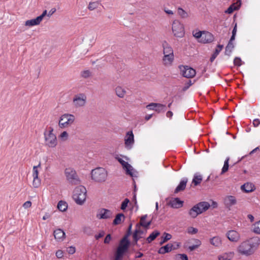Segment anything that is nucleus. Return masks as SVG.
<instances>
[{
	"label": "nucleus",
	"instance_id": "f257e3e1",
	"mask_svg": "<svg viewBox=\"0 0 260 260\" xmlns=\"http://www.w3.org/2000/svg\"><path fill=\"white\" fill-rule=\"evenodd\" d=\"M259 244L257 238H252L241 242L237 247V252L241 255L249 256L254 253Z\"/></svg>",
	"mask_w": 260,
	"mask_h": 260
},
{
	"label": "nucleus",
	"instance_id": "f03ea898",
	"mask_svg": "<svg viewBox=\"0 0 260 260\" xmlns=\"http://www.w3.org/2000/svg\"><path fill=\"white\" fill-rule=\"evenodd\" d=\"M129 242L127 237L125 236L120 241L114 254L113 260H122L124 254L127 251Z\"/></svg>",
	"mask_w": 260,
	"mask_h": 260
},
{
	"label": "nucleus",
	"instance_id": "7ed1b4c3",
	"mask_svg": "<svg viewBox=\"0 0 260 260\" xmlns=\"http://www.w3.org/2000/svg\"><path fill=\"white\" fill-rule=\"evenodd\" d=\"M73 197L77 204H83L86 198V189L85 187L82 185L76 187L74 190Z\"/></svg>",
	"mask_w": 260,
	"mask_h": 260
},
{
	"label": "nucleus",
	"instance_id": "20e7f679",
	"mask_svg": "<svg viewBox=\"0 0 260 260\" xmlns=\"http://www.w3.org/2000/svg\"><path fill=\"white\" fill-rule=\"evenodd\" d=\"M210 204L207 202H202L194 205L189 211V214L192 218H196L199 214L207 210Z\"/></svg>",
	"mask_w": 260,
	"mask_h": 260
},
{
	"label": "nucleus",
	"instance_id": "39448f33",
	"mask_svg": "<svg viewBox=\"0 0 260 260\" xmlns=\"http://www.w3.org/2000/svg\"><path fill=\"white\" fill-rule=\"evenodd\" d=\"M91 178L97 182H102L106 181L107 177V172L103 168H96L91 171Z\"/></svg>",
	"mask_w": 260,
	"mask_h": 260
},
{
	"label": "nucleus",
	"instance_id": "423d86ee",
	"mask_svg": "<svg viewBox=\"0 0 260 260\" xmlns=\"http://www.w3.org/2000/svg\"><path fill=\"white\" fill-rule=\"evenodd\" d=\"M53 129L49 127L48 131L44 132L45 145L49 147H55L57 144V140L55 134H53Z\"/></svg>",
	"mask_w": 260,
	"mask_h": 260
},
{
	"label": "nucleus",
	"instance_id": "0eeeda50",
	"mask_svg": "<svg viewBox=\"0 0 260 260\" xmlns=\"http://www.w3.org/2000/svg\"><path fill=\"white\" fill-rule=\"evenodd\" d=\"M75 119L74 115L70 114H64L60 117L58 126L61 128L68 127L74 123Z\"/></svg>",
	"mask_w": 260,
	"mask_h": 260
},
{
	"label": "nucleus",
	"instance_id": "6e6552de",
	"mask_svg": "<svg viewBox=\"0 0 260 260\" xmlns=\"http://www.w3.org/2000/svg\"><path fill=\"white\" fill-rule=\"evenodd\" d=\"M87 96L85 93H80L74 95L73 104L75 108L84 107L86 103Z\"/></svg>",
	"mask_w": 260,
	"mask_h": 260
},
{
	"label": "nucleus",
	"instance_id": "1a4fd4ad",
	"mask_svg": "<svg viewBox=\"0 0 260 260\" xmlns=\"http://www.w3.org/2000/svg\"><path fill=\"white\" fill-rule=\"evenodd\" d=\"M116 159L119 162L122 166L123 169L126 171V174L129 175L132 177H137V172L133 168L132 166L127 162L124 161L120 157H117Z\"/></svg>",
	"mask_w": 260,
	"mask_h": 260
},
{
	"label": "nucleus",
	"instance_id": "9d476101",
	"mask_svg": "<svg viewBox=\"0 0 260 260\" xmlns=\"http://www.w3.org/2000/svg\"><path fill=\"white\" fill-rule=\"evenodd\" d=\"M172 31L174 36L177 37H182L183 36L184 31L183 24L179 21L175 20L172 24Z\"/></svg>",
	"mask_w": 260,
	"mask_h": 260
},
{
	"label": "nucleus",
	"instance_id": "9b49d317",
	"mask_svg": "<svg viewBox=\"0 0 260 260\" xmlns=\"http://www.w3.org/2000/svg\"><path fill=\"white\" fill-rule=\"evenodd\" d=\"M65 175L69 181L72 184H77L79 180L75 171L72 168H67L65 170Z\"/></svg>",
	"mask_w": 260,
	"mask_h": 260
},
{
	"label": "nucleus",
	"instance_id": "f8f14e48",
	"mask_svg": "<svg viewBox=\"0 0 260 260\" xmlns=\"http://www.w3.org/2000/svg\"><path fill=\"white\" fill-rule=\"evenodd\" d=\"M47 15V11L45 10L43 11L42 14L39 16L37 17L35 19L26 20L25 22V25L26 26L31 27L35 25H39L44 17Z\"/></svg>",
	"mask_w": 260,
	"mask_h": 260
},
{
	"label": "nucleus",
	"instance_id": "ddd939ff",
	"mask_svg": "<svg viewBox=\"0 0 260 260\" xmlns=\"http://www.w3.org/2000/svg\"><path fill=\"white\" fill-rule=\"evenodd\" d=\"M182 75L187 78H191L194 77L196 72L195 70L188 66L180 67Z\"/></svg>",
	"mask_w": 260,
	"mask_h": 260
},
{
	"label": "nucleus",
	"instance_id": "4468645a",
	"mask_svg": "<svg viewBox=\"0 0 260 260\" xmlns=\"http://www.w3.org/2000/svg\"><path fill=\"white\" fill-rule=\"evenodd\" d=\"M225 236L229 241L234 243L238 242L241 239V235L240 233L234 230H231L228 231Z\"/></svg>",
	"mask_w": 260,
	"mask_h": 260
},
{
	"label": "nucleus",
	"instance_id": "2eb2a0df",
	"mask_svg": "<svg viewBox=\"0 0 260 260\" xmlns=\"http://www.w3.org/2000/svg\"><path fill=\"white\" fill-rule=\"evenodd\" d=\"M201 245V241L197 239H191L186 241L184 246L187 248L190 251H192L198 248Z\"/></svg>",
	"mask_w": 260,
	"mask_h": 260
},
{
	"label": "nucleus",
	"instance_id": "dca6fc26",
	"mask_svg": "<svg viewBox=\"0 0 260 260\" xmlns=\"http://www.w3.org/2000/svg\"><path fill=\"white\" fill-rule=\"evenodd\" d=\"M134 143V136L132 131L128 132L124 138V144L126 149H131Z\"/></svg>",
	"mask_w": 260,
	"mask_h": 260
},
{
	"label": "nucleus",
	"instance_id": "f3484780",
	"mask_svg": "<svg viewBox=\"0 0 260 260\" xmlns=\"http://www.w3.org/2000/svg\"><path fill=\"white\" fill-rule=\"evenodd\" d=\"M112 216V212L108 209L102 208L100 209L96 214V217L101 219H109Z\"/></svg>",
	"mask_w": 260,
	"mask_h": 260
},
{
	"label": "nucleus",
	"instance_id": "a211bd4d",
	"mask_svg": "<svg viewBox=\"0 0 260 260\" xmlns=\"http://www.w3.org/2000/svg\"><path fill=\"white\" fill-rule=\"evenodd\" d=\"M214 39V36L211 33L203 31L201 40H199V42L203 43H209L213 42Z\"/></svg>",
	"mask_w": 260,
	"mask_h": 260
},
{
	"label": "nucleus",
	"instance_id": "6ab92c4d",
	"mask_svg": "<svg viewBox=\"0 0 260 260\" xmlns=\"http://www.w3.org/2000/svg\"><path fill=\"white\" fill-rule=\"evenodd\" d=\"M144 232L140 229L139 224H137L136 225V229L133 234V238L135 244H137V242L139 240V239L142 238L143 235H144Z\"/></svg>",
	"mask_w": 260,
	"mask_h": 260
},
{
	"label": "nucleus",
	"instance_id": "aec40b11",
	"mask_svg": "<svg viewBox=\"0 0 260 260\" xmlns=\"http://www.w3.org/2000/svg\"><path fill=\"white\" fill-rule=\"evenodd\" d=\"M224 204L227 207H231L237 204V200L234 196H227L224 199Z\"/></svg>",
	"mask_w": 260,
	"mask_h": 260
},
{
	"label": "nucleus",
	"instance_id": "412c9836",
	"mask_svg": "<svg viewBox=\"0 0 260 260\" xmlns=\"http://www.w3.org/2000/svg\"><path fill=\"white\" fill-rule=\"evenodd\" d=\"M54 236L57 241H62L66 238L64 232L60 229H56L54 231Z\"/></svg>",
	"mask_w": 260,
	"mask_h": 260
},
{
	"label": "nucleus",
	"instance_id": "4be33fe9",
	"mask_svg": "<svg viewBox=\"0 0 260 260\" xmlns=\"http://www.w3.org/2000/svg\"><path fill=\"white\" fill-rule=\"evenodd\" d=\"M174 54L164 55L162 61L163 64L166 67L171 66L174 61Z\"/></svg>",
	"mask_w": 260,
	"mask_h": 260
},
{
	"label": "nucleus",
	"instance_id": "5701e85b",
	"mask_svg": "<svg viewBox=\"0 0 260 260\" xmlns=\"http://www.w3.org/2000/svg\"><path fill=\"white\" fill-rule=\"evenodd\" d=\"M162 46L164 55L174 54L173 49L166 41H165L162 42Z\"/></svg>",
	"mask_w": 260,
	"mask_h": 260
},
{
	"label": "nucleus",
	"instance_id": "b1692460",
	"mask_svg": "<svg viewBox=\"0 0 260 260\" xmlns=\"http://www.w3.org/2000/svg\"><path fill=\"white\" fill-rule=\"evenodd\" d=\"M210 243L215 247H220L222 245L221 238L219 236H215L210 239Z\"/></svg>",
	"mask_w": 260,
	"mask_h": 260
},
{
	"label": "nucleus",
	"instance_id": "393cba45",
	"mask_svg": "<svg viewBox=\"0 0 260 260\" xmlns=\"http://www.w3.org/2000/svg\"><path fill=\"white\" fill-rule=\"evenodd\" d=\"M188 179L186 178H183L180 181L179 184L176 188L174 192L177 193L180 191H183L185 189Z\"/></svg>",
	"mask_w": 260,
	"mask_h": 260
},
{
	"label": "nucleus",
	"instance_id": "a878e982",
	"mask_svg": "<svg viewBox=\"0 0 260 260\" xmlns=\"http://www.w3.org/2000/svg\"><path fill=\"white\" fill-rule=\"evenodd\" d=\"M173 249H175V248H173V245L172 244L169 243L160 247L158 250V253L160 254H165L171 251Z\"/></svg>",
	"mask_w": 260,
	"mask_h": 260
},
{
	"label": "nucleus",
	"instance_id": "bb28decb",
	"mask_svg": "<svg viewBox=\"0 0 260 260\" xmlns=\"http://www.w3.org/2000/svg\"><path fill=\"white\" fill-rule=\"evenodd\" d=\"M183 201L178 198H175L170 201V205L173 208H179L183 206Z\"/></svg>",
	"mask_w": 260,
	"mask_h": 260
},
{
	"label": "nucleus",
	"instance_id": "cd10ccee",
	"mask_svg": "<svg viewBox=\"0 0 260 260\" xmlns=\"http://www.w3.org/2000/svg\"><path fill=\"white\" fill-rule=\"evenodd\" d=\"M241 189L245 192H252L254 189V186L250 183H245L241 187Z\"/></svg>",
	"mask_w": 260,
	"mask_h": 260
},
{
	"label": "nucleus",
	"instance_id": "c85d7f7f",
	"mask_svg": "<svg viewBox=\"0 0 260 260\" xmlns=\"http://www.w3.org/2000/svg\"><path fill=\"white\" fill-rule=\"evenodd\" d=\"M234 255V252L224 253L218 256L219 260H231Z\"/></svg>",
	"mask_w": 260,
	"mask_h": 260
},
{
	"label": "nucleus",
	"instance_id": "c756f323",
	"mask_svg": "<svg viewBox=\"0 0 260 260\" xmlns=\"http://www.w3.org/2000/svg\"><path fill=\"white\" fill-rule=\"evenodd\" d=\"M115 93L120 98L124 97L126 94V90L121 86H117L115 89Z\"/></svg>",
	"mask_w": 260,
	"mask_h": 260
},
{
	"label": "nucleus",
	"instance_id": "7c9ffc66",
	"mask_svg": "<svg viewBox=\"0 0 260 260\" xmlns=\"http://www.w3.org/2000/svg\"><path fill=\"white\" fill-rule=\"evenodd\" d=\"M125 216L123 213H119L117 214L115 218L113 220V224L114 225H118L120 224L124 220Z\"/></svg>",
	"mask_w": 260,
	"mask_h": 260
},
{
	"label": "nucleus",
	"instance_id": "2f4dec72",
	"mask_svg": "<svg viewBox=\"0 0 260 260\" xmlns=\"http://www.w3.org/2000/svg\"><path fill=\"white\" fill-rule=\"evenodd\" d=\"M223 47L222 45H218L217 48L215 49V50L213 54L212 55L210 58V61L213 62L217 55L219 54V52L221 51Z\"/></svg>",
	"mask_w": 260,
	"mask_h": 260
},
{
	"label": "nucleus",
	"instance_id": "473e14b6",
	"mask_svg": "<svg viewBox=\"0 0 260 260\" xmlns=\"http://www.w3.org/2000/svg\"><path fill=\"white\" fill-rule=\"evenodd\" d=\"M147 217V215H143L141 217V219H140V222L138 224H139V226L141 225L145 228H148L149 226V225L151 223V221H149L148 222H146L145 220H146Z\"/></svg>",
	"mask_w": 260,
	"mask_h": 260
},
{
	"label": "nucleus",
	"instance_id": "72a5a7b5",
	"mask_svg": "<svg viewBox=\"0 0 260 260\" xmlns=\"http://www.w3.org/2000/svg\"><path fill=\"white\" fill-rule=\"evenodd\" d=\"M233 41L230 40L228 45L225 48V54L226 55L230 56L234 48V45L233 43Z\"/></svg>",
	"mask_w": 260,
	"mask_h": 260
},
{
	"label": "nucleus",
	"instance_id": "f704fd0d",
	"mask_svg": "<svg viewBox=\"0 0 260 260\" xmlns=\"http://www.w3.org/2000/svg\"><path fill=\"white\" fill-rule=\"evenodd\" d=\"M202 180V176L199 174V173H196L194 175L192 183L194 184V185L196 186L199 184L201 182Z\"/></svg>",
	"mask_w": 260,
	"mask_h": 260
},
{
	"label": "nucleus",
	"instance_id": "c9c22d12",
	"mask_svg": "<svg viewBox=\"0 0 260 260\" xmlns=\"http://www.w3.org/2000/svg\"><path fill=\"white\" fill-rule=\"evenodd\" d=\"M101 5V3L99 1H95L90 2L88 6V9L90 11H93Z\"/></svg>",
	"mask_w": 260,
	"mask_h": 260
},
{
	"label": "nucleus",
	"instance_id": "e433bc0d",
	"mask_svg": "<svg viewBox=\"0 0 260 260\" xmlns=\"http://www.w3.org/2000/svg\"><path fill=\"white\" fill-rule=\"evenodd\" d=\"M57 208L61 212L65 211L67 209L68 204L66 202L60 201L57 204Z\"/></svg>",
	"mask_w": 260,
	"mask_h": 260
},
{
	"label": "nucleus",
	"instance_id": "4c0bfd02",
	"mask_svg": "<svg viewBox=\"0 0 260 260\" xmlns=\"http://www.w3.org/2000/svg\"><path fill=\"white\" fill-rule=\"evenodd\" d=\"M159 234L160 233L157 231L153 232L147 238L148 243H150L153 241L158 235H159Z\"/></svg>",
	"mask_w": 260,
	"mask_h": 260
},
{
	"label": "nucleus",
	"instance_id": "58836bf2",
	"mask_svg": "<svg viewBox=\"0 0 260 260\" xmlns=\"http://www.w3.org/2000/svg\"><path fill=\"white\" fill-rule=\"evenodd\" d=\"M177 13L180 17L185 19L189 17L188 13L181 8H178L177 9Z\"/></svg>",
	"mask_w": 260,
	"mask_h": 260
},
{
	"label": "nucleus",
	"instance_id": "ea45409f",
	"mask_svg": "<svg viewBox=\"0 0 260 260\" xmlns=\"http://www.w3.org/2000/svg\"><path fill=\"white\" fill-rule=\"evenodd\" d=\"M230 160L229 157H227L224 162L223 167H222L221 174H223L228 171L229 169V161Z\"/></svg>",
	"mask_w": 260,
	"mask_h": 260
},
{
	"label": "nucleus",
	"instance_id": "a19ab883",
	"mask_svg": "<svg viewBox=\"0 0 260 260\" xmlns=\"http://www.w3.org/2000/svg\"><path fill=\"white\" fill-rule=\"evenodd\" d=\"M156 109L155 111L157 113H160L161 112H164L165 111L166 106L161 104L156 103Z\"/></svg>",
	"mask_w": 260,
	"mask_h": 260
},
{
	"label": "nucleus",
	"instance_id": "79ce46f5",
	"mask_svg": "<svg viewBox=\"0 0 260 260\" xmlns=\"http://www.w3.org/2000/svg\"><path fill=\"white\" fill-rule=\"evenodd\" d=\"M253 231L257 234H260V220L254 224Z\"/></svg>",
	"mask_w": 260,
	"mask_h": 260
},
{
	"label": "nucleus",
	"instance_id": "37998d69",
	"mask_svg": "<svg viewBox=\"0 0 260 260\" xmlns=\"http://www.w3.org/2000/svg\"><path fill=\"white\" fill-rule=\"evenodd\" d=\"M69 137V135L68 133L66 131L63 132L60 134L59 136V139L62 141H66L68 140Z\"/></svg>",
	"mask_w": 260,
	"mask_h": 260
},
{
	"label": "nucleus",
	"instance_id": "c03bdc74",
	"mask_svg": "<svg viewBox=\"0 0 260 260\" xmlns=\"http://www.w3.org/2000/svg\"><path fill=\"white\" fill-rule=\"evenodd\" d=\"M40 167H41L40 163H39V164L38 166H34L33 169H32L33 178L38 177L39 172H38V168Z\"/></svg>",
	"mask_w": 260,
	"mask_h": 260
},
{
	"label": "nucleus",
	"instance_id": "a18cd8bd",
	"mask_svg": "<svg viewBox=\"0 0 260 260\" xmlns=\"http://www.w3.org/2000/svg\"><path fill=\"white\" fill-rule=\"evenodd\" d=\"M33 178H34V179H33V182H32V185L34 187L37 188L41 184V180L38 177Z\"/></svg>",
	"mask_w": 260,
	"mask_h": 260
},
{
	"label": "nucleus",
	"instance_id": "49530a36",
	"mask_svg": "<svg viewBox=\"0 0 260 260\" xmlns=\"http://www.w3.org/2000/svg\"><path fill=\"white\" fill-rule=\"evenodd\" d=\"M81 75L83 78H87L91 76V72L89 70H85L81 73Z\"/></svg>",
	"mask_w": 260,
	"mask_h": 260
},
{
	"label": "nucleus",
	"instance_id": "de8ad7c7",
	"mask_svg": "<svg viewBox=\"0 0 260 260\" xmlns=\"http://www.w3.org/2000/svg\"><path fill=\"white\" fill-rule=\"evenodd\" d=\"M203 31H199L197 32H193V36L199 40H201Z\"/></svg>",
	"mask_w": 260,
	"mask_h": 260
},
{
	"label": "nucleus",
	"instance_id": "09e8293b",
	"mask_svg": "<svg viewBox=\"0 0 260 260\" xmlns=\"http://www.w3.org/2000/svg\"><path fill=\"white\" fill-rule=\"evenodd\" d=\"M129 202V201L128 199H124V200L122 202V204L121 205V209L122 210H124L127 207V205Z\"/></svg>",
	"mask_w": 260,
	"mask_h": 260
},
{
	"label": "nucleus",
	"instance_id": "8fccbe9b",
	"mask_svg": "<svg viewBox=\"0 0 260 260\" xmlns=\"http://www.w3.org/2000/svg\"><path fill=\"white\" fill-rule=\"evenodd\" d=\"M165 236L164 237L163 240L160 242V244H162L163 243H165L169 240L171 239L172 238V236L170 234L168 233H165Z\"/></svg>",
	"mask_w": 260,
	"mask_h": 260
},
{
	"label": "nucleus",
	"instance_id": "3c124183",
	"mask_svg": "<svg viewBox=\"0 0 260 260\" xmlns=\"http://www.w3.org/2000/svg\"><path fill=\"white\" fill-rule=\"evenodd\" d=\"M198 232V230L193 227H189L187 229V233L189 234H195L197 233Z\"/></svg>",
	"mask_w": 260,
	"mask_h": 260
},
{
	"label": "nucleus",
	"instance_id": "603ef678",
	"mask_svg": "<svg viewBox=\"0 0 260 260\" xmlns=\"http://www.w3.org/2000/svg\"><path fill=\"white\" fill-rule=\"evenodd\" d=\"M237 9V7L234 6V5H232L229 7V8L225 11V13L228 14H231L233 12V11Z\"/></svg>",
	"mask_w": 260,
	"mask_h": 260
},
{
	"label": "nucleus",
	"instance_id": "864d4df0",
	"mask_svg": "<svg viewBox=\"0 0 260 260\" xmlns=\"http://www.w3.org/2000/svg\"><path fill=\"white\" fill-rule=\"evenodd\" d=\"M237 23H236L235 25V26L233 29V31H232V36L230 39V40H231V41H234L235 39V36H236V32H237Z\"/></svg>",
	"mask_w": 260,
	"mask_h": 260
},
{
	"label": "nucleus",
	"instance_id": "5fc2aeb1",
	"mask_svg": "<svg viewBox=\"0 0 260 260\" xmlns=\"http://www.w3.org/2000/svg\"><path fill=\"white\" fill-rule=\"evenodd\" d=\"M177 258L181 260H188V257L185 254H178L176 255Z\"/></svg>",
	"mask_w": 260,
	"mask_h": 260
},
{
	"label": "nucleus",
	"instance_id": "6e6d98bb",
	"mask_svg": "<svg viewBox=\"0 0 260 260\" xmlns=\"http://www.w3.org/2000/svg\"><path fill=\"white\" fill-rule=\"evenodd\" d=\"M156 103H150V104L148 105L147 106H146V108L149 109V110H155V109H156Z\"/></svg>",
	"mask_w": 260,
	"mask_h": 260
},
{
	"label": "nucleus",
	"instance_id": "4d7b16f0",
	"mask_svg": "<svg viewBox=\"0 0 260 260\" xmlns=\"http://www.w3.org/2000/svg\"><path fill=\"white\" fill-rule=\"evenodd\" d=\"M241 59L240 58L236 57L234 60V63L235 66H240L241 65Z\"/></svg>",
	"mask_w": 260,
	"mask_h": 260
},
{
	"label": "nucleus",
	"instance_id": "13d9d810",
	"mask_svg": "<svg viewBox=\"0 0 260 260\" xmlns=\"http://www.w3.org/2000/svg\"><path fill=\"white\" fill-rule=\"evenodd\" d=\"M56 256L58 258H61L63 256V251L61 250H58L56 252Z\"/></svg>",
	"mask_w": 260,
	"mask_h": 260
},
{
	"label": "nucleus",
	"instance_id": "bf43d9fd",
	"mask_svg": "<svg viewBox=\"0 0 260 260\" xmlns=\"http://www.w3.org/2000/svg\"><path fill=\"white\" fill-rule=\"evenodd\" d=\"M111 235L110 234H108L106 236V238H105L104 243L105 244H108L110 242V241H111Z\"/></svg>",
	"mask_w": 260,
	"mask_h": 260
},
{
	"label": "nucleus",
	"instance_id": "052dcab7",
	"mask_svg": "<svg viewBox=\"0 0 260 260\" xmlns=\"http://www.w3.org/2000/svg\"><path fill=\"white\" fill-rule=\"evenodd\" d=\"M104 235H105V232L104 231H101L99 233V234L96 235L95 236V238L96 239L98 240V239L103 237L104 236Z\"/></svg>",
	"mask_w": 260,
	"mask_h": 260
},
{
	"label": "nucleus",
	"instance_id": "680f3d73",
	"mask_svg": "<svg viewBox=\"0 0 260 260\" xmlns=\"http://www.w3.org/2000/svg\"><path fill=\"white\" fill-rule=\"evenodd\" d=\"M76 251L75 248L74 247H70L69 248L68 250V252L69 254H74Z\"/></svg>",
	"mask_w": 260,
	"mask_h": 260
},
{
	"label": "nucleus",
	"instance_id": "e2e57ef3",
	"mask_svg": "<svg viewBox=\"0 0 260 260\" xmlns=\"http://www.w3.org/2000/svg\"><path fill=\"white\" fill-rule=\"evenodd\" d=\"M31 205V203L30 201H26V202H25L23 205V207L24 208H29Z\"/></svg>",
	"mask_w": 260,
	"mask_h": 260
},
{
	"label": "nucleus",
	"instance_id": "0e129e2a",
	"mask_svg": "<svg viewBox=\"0 0 260 260\" xmlns=\"http://www.w3.org/2000/svg\"><path fill=\"white\" fill-rule=\"evenodd\" d=\"M260 124V120L258 119H255L253 121V124L255 127L258 126Z\"/></svg>",
	"mask_w": 260,
	"mask_h": 260
},
{
	"label": "nucleus",
	"instance_id": "69168bd1",
	"mask_svg": "<svg viewBox=\"0 0 260 260\" xmlns=\"http://www.w3.org/2000/svg\"><path fill=\"white\" fill-rule=\"evenodd\" d=\"M173 113L172 111H169L167 112L166 113V116L168 118H171L173 116Z\"/></svg>",
	"mask_w": 260,
	"mask_h": 260
},
{
	"label": "nucleus",
	"instance_id": "338daca9",
	"mask_svg": "<svg viewBox=\"0 0 260 260\" xmlns=\"http://www.w3.org/2000/svg\"><path fill=\"white\" fill-rule=\"evenodd\" d=\"M164 11L168 15H173L174 14V13L171 10H169V9H164Z\"/></svg>",
	"mask_w": 260,
	"mask_h": 260
},
{
	"label": "nucleus",
	"instance_id": "774afa93",
	"mask_svg": "<svg viewBox=\"0 0 260 260\" xmlns=\"http://www.w3.org/2000/svg\"><path fill=\"white\" fill-rule=\"evenodd\" d=\"M248 218L250 220L251 222L253 221L254 220V217L251 214H248L247 215Z\"/></svg>",
	"mask_w": 260,
	"mask_h": 260
}]
</instances>
